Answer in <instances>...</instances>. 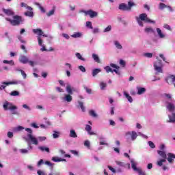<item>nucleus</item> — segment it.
<instances>
[{"label":"nucleus","mask_w":175,"mask_h":175,"mask_svg":"<svg viewBox=\"0 0 175 175\" xmlns=\"http://www.w3.org/2000/svg\"><path fill=\"white\" fill-rule=\"evenodd\" d=\"M116 165H118L122 167H125V166L126 165V164L125 163L122 162V161H116Z\"/></svg>","instance_id":"obj_35"},{"label":"nucleus","mask_w":175,"mask_h":175,"mask_svg":"<svg viewBox=\"0 0 175 175\" xmlns=\"http://www.w3.org/2000/svg\"><path fill=\"white\" fill-rule=\"evenodd\" d=\"M79 69L80 70V71L85 72V68L83 66H79Z\"/></svg>","instance_id":"obj_58"},{"label":"nucleus","mask_w":175,"mask_h":175,"mask_svg":"<svg viewBox=\"0 0 175 175\" xmlns=\"http://www.w3.org/2000/svg\"><path fill=\"white\" fill-rule=\"evenodd\" d=\"M164 96H165V98H167V99H172V96H171L170 94L165 93V94H164Z\"/></svg>","instance_id":"obj_60"},{"label":"nucleus","mask_w":175,"mask_h":175,"mask_svg":"<svg viewBox=\"0 0 175 175\" xmlns=\"http://www.w3.org/2000/svg\"><path fill=\"white\" fill-rule=\"evenodd\" d=\"M135 5L136 4L134 2L129 1L128 2V5L124 3H122L119 5L118 9L120 10L121 11H131L132 7H134Z\"/></svg>","instance_id":"obj_3"},{"label":"nucleus","mask_w":175,"mask_h":175,"mask_svg":"<svg viewBox=\"0 0 175 175\" xmlns=\"http://www.w3.org/2000/svg\"><path fill=\"white\" fill-rule=\"evenodd\" d=\"M36 5L39 6L40 11H42V13H45L46 10L39 3H36Z\"/></svg>","instance_id":"obj_47"},{"label":"nucleus","mask_w":175,"mask_h":175,"mask_svg":"<svg viewBox=\"0 0 175 175\" xmlns=\"http://www.w3.org/2000/svg\"><path fill=\"white\" fill-rule=\"evenodd\" d=\"M110 66L115 69L120 70V66H117L116 64H111Z\"/></svg>","instance_id":"obj_57"},{"label":"nucleus","mask_w":175,"mask_h":175,"mask_svg":"<svg viewBox=\"0 0 175 175\" xmlns=\"http://www.w3.org/2000/svg\"><path fill=\"white\" fill-rule=\"evenodd\" d=\"M85 90L86 91L87 93H88L89 94H92V90L87 88V87H85Z\"/></svg>","instance_id":"obj_59"},{"label":"nucleus","mask_w":175,"mask_h":175,"mask_svg":"<svg viewBox=\"0 0 175 175\" xmlns=\"http://www.w3.org/2000/svg\"><path fill=\"white\" fill-rule=\"evenodd\" d=\"M7 135H8V137L10 138V139H12L14 136L13 133L10 132V131L8 132Z\"/></svg>","instance_id":"obj_56"},{"label":"nucleus","mask_w":175,"mask_h":175,"mask_svg":"<svg viewBox=\"0 0 175 175\" xmlns=\"http://www.w3.org/2000/svg\"><path fill=\"white\" fill-rule=\"evenodd\" d=\"M10 95L13 96H19L20 93L18 91L14 90V91L11 92V93H10Z\"/></svg>","instance_id":"obj_39"},{"label":"nucleus","mask_w":175,"mask_h":175,"mask_svg":"<svg viewBox=\"0 0 175 175\" xmlns=\"http://www.w3.org/2000/svg\"><path fill=\"white\" fill-rule=\"evenodd\" d=\"M75 55L76 57L78 58V59H79L80 61H85V59L82 57V55L80 53H76Z\"/></svg>","instance_id":"obj_30"},{"label":"nucleus","mask_w":175,"mask_h":175,"mask_svg":"<svg viewBox=\"0 0 175 175\" xmlns=\"http://www.w3.org/2000/svg\"><path fill=\"white\" fill-rule=\"evenodd\" d=\"M18 61H20L21 64H28L29 60L26 55H21L20 59H18Z\"/></svg>","instance_id":"obj_9"},{"label":"nucleus","mask_w":175,"mask_h":175,"mask_svg":"<svg viewBox=\"0 0 175 175\" xmlns=\"http://www.w3.org/2000/svg\"><path fill=\"white\" fill-rule=\"evenodd\" d=\"M114 44H115L116 49H122L123 48V46H122V45L120 44V43L118 41L114 42Z\"/></svg>","instance_id":"obj_38"},{"label":"nucleus","mask_w":175,"mask_h":175,"mask_svg":"<svg viewBox=\"0 0 175 175\" xmlns=\"http://www.w3.org/2000/svg\"><path fill=\"white\" fill-rule=\"evenodd\" d=\"M25 16H27V17H33V12L31 11H29V12H25L24 13Z\"/></svg>","instance_id":"obj_27"},{"label":"nucleus","mask_w":175,"mask_h":175,"mask_svg":"<svg viewBox=\"0 0 175 175\" xmlns=\"http://www.w3.org/2000/svg\"><path fill=\"white\" fill-rule=\"evenodd\" d=\"M86 27L90 28V29H93L92 23L91 21L86 22Z\"/></svg>","instance_id":"obj_44"},{"label":"nucleus","mask_w":175,"mask_h":175,"mask_svg":"<svg viewBox=\"0 0 175 175\" xmlns=\"http://www.w3.org/2000/svg\"><path fill=\"white\" fill-rule=\"evenodd\" d=\"M100 72V69L99 68H96L92 70V76L96 77V75H98Z\"/></svg>","instance_id":"obj_32"},{"label":"nucleus","mask_w":175,"mask_h":175,"mask_svg":"<svg viewBox=\"0 0 175 175\" xmlns=\"http://www.w3.org/2000/svg\"><path fill=\"white\" fill-rule=\"evenodd\" d=\"M131 167L134 172H137L140 170L139 168H137V167H136V163L133 161H131Z\"/></svg>","instance_id":"obj_24"},{"label":"nucleus","mask_w":175,"mask_h":175,"mask_svg":"<svg viewBox=\"0 0 175 175\" xmlns=\"http://www.w3.org/2000/svg\"><path fill=\"white\" fill-rule=\"evenodd\" d=\"M166 82H167L168 84H175V75H170L166 78Z\"/></svg>","instance_id":"obj_8"},{"label":"nucleus","mask_w":175,"mask_h":175,"mask_svg":"<svg viewBox=\"0 0 175 175\" xmlns=\"http://www.w3.org/2000/svg\"><path fill=\"white\" fill-rule=\"evenodd\" d=\"M104 69L105 70V72H107V73H109V72L113 73V70L109 66H106L104 68Z\"/></svg>","instance_id":"obj_45"},{"label":"nucleus","mask_w":175,"mask_h":175,"mask_svg":"<svg viewBox=\"0 0 175 175\" xmlns=\"http://www.w3.org/2000/svg\"><path fill=\"white\" fill-rule=\"evenodd\" d=\"M69 137L72 138H77V134L75 131V130H71L70 132L69 133Z\"/></svg>","instance_id":"obj_21"},{"label":"nucleus","mask_w":175,"mask_h":175,"mask_svg":"<svg viewBox=\"0 0 175 175\" xmlns=\"http://www.w3.org/2000/svg\"><path fill=\"white\" fill-rule=\"evenodd\" d=\"M139 175H146V172H143V170L142 169H139L138 170L136 171Z\"/></svg>","instance_id":"obj_49"},{"label":"nucleus","mask_w":175,"mask_h":175,"mask_svg":"<svg viewBox=\"0 0 175 175\" xmlns=\"http://www.w3.org/2000/svg\"><path fill=\"white\" fill-rule=\"evenodd\" d=\"M157 153L159 155H160L163 159H167V154L166 152H164L163 150H158Z\"/></svg>","instance_id":"obj_16"},{"label":"nucleus","mask_w":175,"mask_h":175,"mask_svg":"<svg viewBox=\"0 0 175 175\" xmlns=\"http://www.w3.org/2000/svg\"><path fill=\"white\" fill-rule=\"evenodd\" d=\"M157 31L158 36L159 37H160V38H165V35L163 33V32H161V30L160 28H157Z\"/></svg>","instance_id":"obj_25"},{"label":"nucleus","mask_w":175,"mask_h":175,"mask_svg":"<svg viewBox=\"0 0 175 175\" xmlns=\"http://www.w3.org/2000/svg\"><path fill=\"white\" fill-rule=\"evenodd\" d=\"M145 32L154 33L155 31L151 27H147L144 29Z\"/></svg>","instance_id":"obj_31"},{"label":"nucleus","mask_w":175,"mask_h":175,"mask_svg":"<svg viewBox=\"0 0 175 175\" xmlns=\"http://www.w3.org/2000/svg\"><path fill=\"white\" fill-rule=\"evenodd\" d=\"M66 91H67L68 94L72 95L73 92L75 91V88H72L70 85H68L67 87H66Z\"/></svg>","instance_id":"obj_14"},{"label":"nucleus","mask_w":175,"mask_h":175,"mask_svg":"<svg viewBox=\"0 0 175 175\" xmlns=\"http://www.w3.org/2000/svg\"><path fill=\"white\" fill-rule=\"evenodd\" d=\"M145 92H146L145 88H137V94L138 95H142Z\"/></svg>","instance_id":"obj_19"},{"label":"nucleus","mask_w":175,"mask_h":175,"mask_svg":"<svg viewBox=\"0 0 175 175\" xmlns=\"http://www.w3.org/2000/svg\"><path fill=\"white\" fill-rule=\"evenodd\" d=\"M148 146H150V148H156L155 144L151 141L148 142Z\"/></svg>","instance_id":"obj_48"},{"label":"nucleus","mask_w":175,"mask_h":175,"mask_svg":"<svg viewBox=\"0 0 175 175\" xmlns=\"http://www.w3.org/2000/svg\"><path fill=\"white\" fill-rule=\"evenodd\" d=\"M80 109H81L82 112L85 111V108L84 107V103L83 102L79 101L78 102Z\"/></svg>","instance_id":"obj_29"},{"label":"nucleus","mask_w":175,"mask_h":175,"mask_svg":"<svg viewBox=\"0 0 175 175\" xmlns=\"http://www.w3.org/2000/svg\"><path fill=\"white\" fill-rule=\"evenodd\" d=\"M92 128L91 126H90L88 124H87L85 126V131H87V133H88L89 135H96L94 132L92 131Z\"/></svg>","instance_id":"obj_13"},{"label":"nucleus","mask_w":175,"mask_h":175,"mask_svg":"<svg viewBox=\"0 0 175 175\" xmlns=\"http://www.w3.org/2000/svg\"><path fill=\"white\" fill-rule=\"evenodd\" d=\"M65 101H67L68 103L72 101V96H70V94H66L65 96Z\"/></svg>","instance_id":"obj_33"},{"label":"nucleus","mask_w":175,"mask_h":175,"mask_svg":"<svg viewBox=\"0 0 175 175\" xmlns=\"http://www.w3.org/2000/svg\"><path fill=\"white\" fill-rule=\"evenodd\" d=\"M53 139H57L59 138V133L58 131H53Z\"/></svg>","instance_id":"obj_42"},{"label":"nucleus","mask_w":175,"mask_h":175,"mask_svg":"<svg viewBox=\"0 0 175 175\" xmlns=\"http://www.w3.org/2000/svg\"><path fill=\"white\" fill-rule=\"evenodd\" d=\"M168 118H169L170 122H172V123L175 122V113H172V116L169 115Z\"/></svg>","instance_id":"obj_20"},{"label":"nucleus","mask_w":175,"mask_h":175,"mask_svg":"<svg viewBox=\"0 0 175 175\" xmlns=\"http://www.w3.org/2000/svg\"><path fill=\"white\" fill-rule=\"evenodd\" d=\"M21 8H27V10H29V11H32L33 10L31 7L27 5V4L25 3H21Z\"/></svg>","instance_id":"obj_26"},{"label":"nucleus","mask_w":175,"mask_h":175,"mask_svg":"<svg viewBox=\"0 0 175 175\" xmlns=\"http://www.w3.org/2000/svg\"><path fill=\"white\" fill-rule=\"evenodd\" d=\"M18 72H21L22 76H23V78L24 79H26L27 78V74L26 72H24L23 70H17Z\"/></svg>","instance_id":"obj_46"},{"label":"nucleus","mask_w":175,"mask_h":175,"mask_svg":"<svg viewBox=\"0 0 175 175\" xmlns=\"http://www.w3.org/2000/svg\"><path fill=\"white\" fill-rule=\"evenodd\" d=\"M166 103V109L169 111V112L174 113L175 111V105L170 102H165Z\"/></svg>","instance_id":"obj_7"},{"label":"nucleus","mask_w":175,"mask_h":175,"mask_svg":"<svg viewBox=\"0 0 175 175\" xmlns=\"http://www.w3.org/2000/svg\"><path fill=\"white\" fill-rule=\"evenodd\" d=\"M139 20L144 21V23H150L155 24V21L150 20L149 18H147V15L145 13H143L139 15Z\"/></svg>","instance_id":"obj_5"},{"label":"nucleus","mask_w":175,"mask_h":175,"mask_svg":"<svg viewBox=\"0 0 175 175\" xmlns=\"http://www.w3.org/2000/svg\"><path fill=\"white\" fill-rule=\"evenodd\" d=\"M92 58H93L94 61L96 62L97 64H100V60L98 55L93 53Z\"/></svg>","instance_id":"obj_17"},{"label":"nucleus","mask_w":175,"mask_h":175,"mask_svg":"<svg viewBox=\"0 0 175 175\" xmlns=\"http://www.w3.org/2000/svg\"><path fill=\"white\" fill-rule=\"evenodd\" d=\"M126 135H131L132 141H134L136 138H137V133L135 131H132V134L131 132L126 133Z\"/></svg>","instance_id":"obj_12"},{"label":"nucleus","mask_w":175,"mask_h":175,"mask_svg":"<svg viewBox=\"0 0 175 175\" xmlns=\"http://www.w3.org/2000/svg\"><path fill=\"white\" fill-rule=\"evenodd\" d=\"M168 5H165L164 3H160L159 4V9L163 10L164 8H167Z\"/></svg>","instance_id":"obj_34"},{"label":"nucleus","mask_w":175,"mask_h":175,"mask_svg":"<svg viewBox=\"0 0 175 175\" xmlns=\"http://www.w3.org/2000/svg\"><path fill=\"white\" fill-rule=\"evenodd\" d=\"M83 13H85L86 16L89 15V16L92 18L98 16V12H94L92 10H90L88 11H83Z\"/></svg>","instance_id":"obj_6"},{"label":"nucleus","mask_w":175,"mask_h":175,"mask_svg":"<svg viewBox=\"0 0 175 175\" xmlns=\"http://www.w3.org/2000/svg\"><path fill=\"white\" fill-rule=\"evenodd\" d=\"M32 31L34 34H38L39 36H41L43 34V31L41 29H33Z\"/></svg>","instance_id":"obj_15"},{"label":"nucleus","mask_w":175,"mask_h":175,"mask_svg":"<svg viewBox=\"0 0 175 175\" xmlns=\"http://www.w3.org/2000/svg\"><path fill=\"white\" fill-rule=\"evenodd\" d=\"M167 161L170 163H172V162H174V159H175V154L171 153V152H169L167 154Z\"/></svg>","instance_id":"obj_11"},{"label":"nucleus","mask_w":175,"mask_h":175,"mask_svg":"<svg viewBox=\"0 0 175 175\" xmlns=\"http://www.w3.org/2000/svg\"><path fill=\"white\" fill-rule=\"evenodd\" d=\"M164 28H165V29H167L168 31H171V30H172L171 27L169 26L167 24H165V25H164Z\"/></svg>","instance_id":"obj_61"},{"label":"nucleus","mask_w":175,"mask_h":175,"mask_svg":"<svg viewBox=\"0 0 175 175\" xmlns=\"http://www.w3.org/2000/svg\"><path fill=\"white\" fill-rule=\"evenodd\" d=\"M6 21L10 22L12 26H18L21 23H23V18L19 15H15L13 16V20L10 18H5Z\"/></svg>","instance_id":"obj_2"},{"label":"nucleus","mask_w":175,"mask_h":175,"mask_svg":"<svg viewBox=\"0 0 175 175\" xmlns=\"http://www.w3.org/2000/svg\"><path fill=\"white\" fill-rule=\"evenodd\" d=\"M124 95L126 98V99H128V100L129 101V103H132L133 102V98L131 96H129V94L126 92H124Z\"/></svg>","instance_id":"obj_40"},{"label":"nucleus","mask_w":175,"mask_h":175,"mask_svg":"<svg viewBox=\"0 0 175 175\" xmlns=\"http://www.w3.org/2000/svg\"><path fill=\"white\" fill-rule=\"evenodd\" d=\"M100 89L101 90H104L107 87V84L104 82H101L100 83Z\"/></svg>","instance_id":"obj_50"},{"label":"nucleus","mask_w":175,"mask_h":175,"mask_svg":"<svg viewBox=\"0 0 175 175\" xmlns=\"http://www.w3.org/2000/svg\"><path fill=\"white\" fill-rule=\"evenodd\" d=\"M83 145H85V146H86L88 148H90V144L88 140H85V143H83Z\"/></svg>","instance_id":"obj_51"},{"label":"nucleus","mask_w":175,"mask_h":175,"mask_svg":"<svg viewBox=\"0 0 175 175\" xmlns=\"http://www.w3.org/2000/svg\"><path fill=\"white\" fill-rule=\"evenodd\" d=\"M108 169H109L111 172H112V173H113V174H116V170L113 167L109 165V166H108Z\"/></svg>","instance_id":"obj_53"},{"label":"nucleus","mask_w":175,"mask_h":175,"mask_svg":"<svg viewBox=\"0 0 175 175\" xmlns=\"http://www.w3.org/2000/svg\"><path fill=\"white\" fill-rule=\"evenodd\" d=\"M90 116L94 117V118H96L98 116V115L95 113V111L93 110H90L89 112Z\"/></svg>","instance_id":"obj_41"},{"label":"nucleus","mask_w":175,"mask_h":175,"mask_svg":"<svg viewBox=\"0 0 175 175\" xmlns=\"http://www.w3.org/2000/svg\"><path fill=\"white\" fill-rule=\"evenodd\" d=\"M82 36V33L81 32H75L74 34L71 35V38H78Z\"/></svg>","instance_id":"obj_22"},{"label":"nucleus","mask_w":175,"mask_h":175,"mask_svg":"<svg viewBox=\"0 0 175 175\" xmlns=\"http://www.w3.org/2000/svg\"><path fill=\"white\" fill-rule=\"evenodd\" d=\"M3 107V109L5 111L7 110L13 111V110L17 109V107L16 105H13L12 103L8 102V101L4 102Z\"/></svg>","instance_id":"obj_4"},{"label":"nucleus","mask_w":175,"mask_h":175,"mask_svg":"<svg viewBox=\"0 0 175 175\" xmlns=\"http://www.w3.org/2000/svg\"><path fill=\"white\" fill-rule=\"evenodd\" d=\"M111 25H109V26H107V28H105V29H104V33L109 32V31H111Z\"/></svg>","instance_id":"obj_54"},{"label":"nucleus","mask_w":175,"mask_h":175,"mask_svg":"<svg viewBox=\"0 0 175 175\" xmlns=\"http://www.w3.org/2000/svg\"><path fill=\"white\" fill-rule=\"evenodd\" d=\"M70 153L75 155V156L79 155V152L77 150H70Z\"/></svg>","instance_id":"obj_55"},{"label":"nucleus","mask_w":175,"mask_h":175,"mask_svg":"<svg viewBox=\"0 0 175 175\" xmlns=\"http://www.w3.org/2000/svg\"><path fill=\"white\" fill-rule=\"evenodd\" d=\"M25 131L28 132L27 137H23V139L26 142L29 144V145H38V139L32 135V131L29 128H26Z\"/></svg>","instance_id":"obj_1"},{"label":"nucleus","mask_w":175,"mask_h":175,"mask_svg":"<svg viewBox=\"0 0 175 175\" xmlns=\"http://www.w3.org/2000/svg\"><path fill=\"white\" fill-rule=\"evenodd\" d=\"M40 142H44L46 140V137H38Z\"/></svg>","instance_id":"obj_62"},{"label":"nucleus","mask_w":175,"mask_h":175,"mask_svg":"<svg viewBox=\"0 0 175 175\" xmlns=\"http://www.w3.org/2000/svg\"><path fill=\"white\" fill-rule=\"evenodd\" d=\"M154 70L158 72L159 73H163V68L161 67L158 66L157 64H154Z\"/></svg>","instance_id":"obj_18"},{"label":"nucleus","mask_w":175,"mask_h":175,"mask_svg":"<svg viewBox=\"0 0 175 175\" xmlns=\"http://www.w3.org/2000/svg\"><path fill=\"white\" fill-rule=\"evenodd\" d=\"M38 149L40 150V151H42V152H44L46 151L47 153H49L50 152V150L49 148H46L45 146H39Z\"/></svg>","instance_id":"obj_23"},{"label":"nucleus","mask_w":175,"mask_h":175,"mask_svg":"<svg viewBox=\"0 0 175 175\" xmlns=\"http://www.w3.org/2000/svg\"><path fill=\"white\" fill-rule=\"evenodd\" d=\"M2 11L4 14H5L8 16H14V12L11 9L3 8Z\"/></svg>","instance_id":"obj_10"},{"label":"nucleus","mask_w":175,"mask_h":175,"mask_svg":"<svg viewBox=\"0 0 175 175\" xmlns=\"http://www.w3.org/2000/svg\"><path fill=\"white\" fill-rule=\"evenodd\" d=\"M3 64H8V65H10L11 66H14V61H13V60H10V61H8V60H3Z\"/></svg>","instance_id":"obj_28"},{"label":"nucleus","mask_w":175,"mask_h":175,"mask_svg":"<svg viewBox=\"0 0 175 175\" xmlns=\"http://www.w3.org/2000/svg\"><path fill=\"white\" fill-rule=\"evenodd\" d=\"M53 161L54 162H61V161H66L64 159H59L58 157H53Z\"/></svg>","instance_id":"obj_36"},{"label":"nucleus","mask_w":175,"mask_h":175,"mask_svg":"<svg viewBox=\"0 0 175 175\" xmlns=\"http://www.w3.org/2000/svg\"><path fill=\"white\" fill-rule=\"evenodd\" d=\"M55 14V9H53L52 10H51L50 12H48L46 13V16L47 17H50L51 16H53Z\"/></svg>","instance_id":"obj_43"},{"label":"nucleus","mask_w":175,"mask_h":175,"mask_svg":"<svg viewBox=\"0 0 175 175\" xmlns=\"http://www.w3.org/2000/svg\"><path fill=\"white\" fill-rule=\"evenodd\" d=\"M38 45L39 46H42V40L41 39V38L39 36L38 37Z\"/></svg>","instance_id":"obj_63"},{"label":"nucleus","mask_w":175,"mask_h":175,"mask_svg":"<svg viewBox=\"0 0 175 175\" xmlns=\"http://www.w3.org/2000/svg\"><path fill=\"white\" fill-rule=\"evenodd\" d=\"M120 65H121L122 66H123V67H124L125 65H126L125 62H124V60H122V59H120Z\"/></svg>","instance_id":"obj_64"},{"label":"nucleus","mask_w":175,"mask_h":175,"mask_svg":"<svg viewBox=\"0 0 175 175\" xmlns=\"http://www.w3.org/2000/svg\"><path fill=\"white\" fill-rule=\"evenodd\" d=\"M144 57L151 58V57H152V53H144Z\"/></svg>","instance_id":"obj_52"},{"label":"nucleus","mask_w":175,"mask_h":175,"mask_svg":"<svg viewBox=\"0 0 175 175\" xmlns=\"http://www.w3.org/2000/svg\"><path fill=\"white\" fill-rule=\"evenodd\" d=\"M3 84H4L5 85H16V84H18V82H17V81L3 82Z\"/></svg>","instance_id":"obj_37"}]
</instances>
